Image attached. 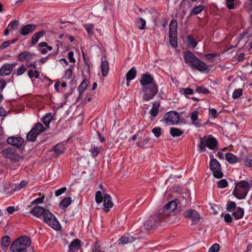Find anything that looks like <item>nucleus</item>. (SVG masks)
I'll use <instances>...</instances> for the list:
<instances>
[{"label":"nucleus","mask_w":252,"mask_h":252,"mask_svg":"<svg viewBox=\"0 0 252 252\" xmlns=\"http://www.w3.org/2000/svg\"><path fill=\"white\" fill-rule=\"evenodd\" d=\"M139 82L142 87L143 100L148 101L153 99L158 93V87L153 75L146 72L142 74Z\"/></svg>","instance_id":"f257e3e1"},{"label":"nucleus","mask_w":252,"mask_h":252,"mask_svg":"<svg viewBox=\"0 0 252 252\" xmlns=\"http://www.w3.org/2000/svg\"><path fill=\"white\" fill-rule=\"evenodd\" d=\"M184 60L186 63L191 67H194L202 72L208 73L210 69L208 65L203 62L201 61L196 56L190 51L185 52Z\"/></svg>","instance_id":"f03ea898"},{"label":"nucleus","mask_w":252,"mask_h":252,"mask_svg":"<svg viewBox=\"0 0 252 252\" xmlns=\"http://www.w3.org/2000/svg\"><path fill=\"white\" fill-rule=\"evenodd\" d=\"M218 144L217 139L212 135H210L208 136L200 137L197 147L201 152H205L206 147L210 150L217 151L218 150Z\"/></svg>","instance_id":"7ed1b4c3"},{"label":"nucleus","mask_w":252,"mask_h":252,"mask_svg":"<svg viewBox=\"0 0 252 252\" xmlns=\"http://www.w3.org/2000/svg\"><path fill=\"white\" fill-rule=\"evenodd\" d=\"M235 187L233 191L232 194L238 199H245L250 190V186L249 183L242 180L235 183Z\"/></svg>","instance_id":"20e7f679"},{"label":"nucleus","mask_w":252,"mask_h":252,"mask_svg":"<svg viewBox=\"0 0 252 252\" xmlns=\"http://www.w3.org/2000/svg\"><path fill=\"white\" fill-rule=\"evenodd\" d=\"M165 219L158 212L156 213L146 220L143 224V228L146 230H150L159 224L160 222L163 221Z\"/></svg>","instance_id":"39448f33"},{"label":"nucleus","mask_w":252,"mask_h":252,"mask_svg":"<svg viewBox=\"0 0 252 252\" xmlns=\"http://www.w3.org/2000/svg\"><path fill=\"white\" fill-rule=\"evenodd\" d=\"M44 221L52 228L58 230L61 225L55 215L49 210H47L43 215Z\"/></svg>","instance_id":"423d86ee"},{"label":"nucleus","mask_w":252,"mask_h":252,"mask_svg":"<svg viewBox=\"0 0 252 252\" xmlns=\"http://www.w3.org/2000/svg\"><path fill=\"white\" fill-rule=\"evenodd\" d=\"M2 156L6 158H8L13 162H17L21 159V156L16 152L14 147H9L4 148L2 151Z\"/></svg>","instance_id":"0eeeda50"},{"label":"nucleus","mask_w":252,"mask_h":252,"mask_svg":"<svg viewBox=\"0 0 252 252\" xmlns=\"http://www.w3.org/2000/svg\"><path fill=\"white\" fill-rule=\"evenodd\" d=\"M177 22L176 20H172L169 25V37L171 45L173 47H177Z\"/></svg>","instance_id":"6e6552de"},{"label":"nucleus","mask_w":252,"mask_h":252,"mask_svg":"<svg viewBox=\"0 0 252 252\" xmlns=\"http://www.w3.org/2000/svg\"><path fill=\"white\" fill-rule=\"evenodd\" d=\"M44 131H45V128L42 124L40 123H36L27 134V140L31 142L35 141L37 136Z\"/></svg>","instance_id":"1a4fd4ad"},{"label":"nucleus","mask_w":252,"mask_h":252,"mask_svg":"<svg viewBox=\"0 0 252 252\" xmlns=\"http://www.w3.org/2000/svg\"><path fill=\"white\" fill-rule=\"evenodd\" d=\"M177 200L171 201L166 204L162 210L159 211V213L165 219L168 217L170 213L173 212L177 207Z\"/></svg>","instance_id":"9d476101"},{"label":"nucleus","mask_w":252,"mask_h":252,"mask_svg":"<svg viewBox=\"0 0 252 252\" xmlns=\"http://www.w3.org/2000/svg\"><path fill=\"white\" fill-rule=\"evenodd\" d=\"M210 168L213 173V176L218 179L222 178L223 174L221 171L220 164L217 159H212L210 161Z\"/></svg>","instance_id":"9b49d317"},{"label":"nucleus","mask_w":252,"mask_h":252,"mask_svg":"<svg viewBox=\"0 0 252 252\" xmlns=\"http://www.w3.org/2000/svg\"><path fill=\"white\" fill-rule=\"evenodd\" d=\"M164 120L167 125H176L177 124L179 121V114L174 111H171L165 113L164 116Z\"/></svg>","instance_id":"f8f14e48"},{"label":"nucleus","mask_w":252,"mask_h":252,"mask_svg":"<svg viewBox=\"0 0 252 252\" xmlns=\"http://www.w3.org/2000/svg\"><path fill=\"white\" fill-rule=\"evenodd\" d=\"M184 216L185 218L190 219L192 221V224H196L200 221V216L198 212L192 209L186 210Z\"/></svg>","instance_id":"ddd939ff"},{"label":"nucleus","mask_w":252,"mask_h":252,"mask_svg":"<svg viewBox=\"0 0 252 252\" xmlns=\"http://www.w3.org/2000/svg\"><path fill=\"white\" fill-rule=\"evenodd\" d=\"M139 237L136 234H134L133 235H131L129 234H127L125 236H122L118 241L119 244L126 245L128 243H132L137 239Z\"/></svg>","instance_id":"4468645a"},{"label":"nucleus","mask_w":252,"mask_h":252,"mask_svg":"<svg viewBox=\"0 0 252 252\" xmlns=\"http://www.w3.org/2000/svg\"><path fill=\"white\" fill-rule=\"evenodd\" d=\"M15 63H6L0 68V76H3L9 75L12 71L13 68L15 66Z\"/></svg>","instance_id":"2eb2a0df"},{"label":"nucleus","mask_w":252,"mask_h":252,"mask_svg":"<svg viewBox=\"0 0 252 252\" xmlns=\"http://www.w3.org/2000/svg\"><path fill=\"white\" fill-rule=\"evenodd\" d=\"M7 142L12 146L20 148L24 143V139L21 137H9L7 139Z\"/></svg>","instance_id":"dca6fc26"},{"label":"nucleus","mask_w":252,"mask_h":252,"mask_svg":"<svg viewBox=\"0 0 252 252\" xmlns=\"http://www.w3.org/2000/svg\"><path fill=\"white\" fill-rule=\"evenodd\" d=\"M103 206L104 208L103 210L105 212H109L110 208L113 206L111 196L108 194H105L104 196Z\"/></svg>","instance_id":"f3484780"},{"label":"nucleus","mask_w":252,"mask_h":252,"mask_svg":"<svg viewBox=\"0 0 252 252\" xmlns=\"http://www.w3.org/2000/svg\"><path fill=\"white\" fill-rule=\"evenodd\" d=\"M33 54L28 51H24L20 53L17 56V59L20 62L25 61L27 63H29L32 59Z\"/></svg>","instance_id":"a211bd4d"},{"label":"nucleus","mask_w":252,"mask_h":252,"mask_svg":"<svg viewBox=\"0 0 252 252\" xmlns=\"http://www.w3.org/2000/svg\"><path fill=\"white\" fill-rule=\"evenodd\" d=\"M35 29V25L32 24H28L21 29L20 33L21 35L25 36L34 32Z\"/></svg>","instance_id":"6ab92c4d"},{"label":"nucleus","mask_w":252,"mask_h":252,"mask_svg":"<svg viewBox=\"0 0 252 252\" xmlns=\"http://www.w3.org/2000/svg\"><path fill=\"white\" fill-rule=\"evenodd\" d=\"M19 242H20L22 245H23V247H24V248H25L26 249L31 244L30 239L27 236H22L17 239L16 240L13 242V245H15V244L17 243H19Z\"/></svg>","instance_id":"aec40b11"},{"label":"nucleus","mask_w":252,"mask_h":252,"mask_svg":"<svg viewBox=\"0 0 252 252\" xmlns=\"http://www.w3.org/2000/svg\"><path fill=\"white\" fill-rule=\"evenodd\" d=\"M47 210L39 206L36 205L31 211L30 213L33 216L39 218L42 215H43Z\"/></svg>","instance_id":"412c9836"},{"label":"nucleus","mask_w":252,"mask_h":252,"mask_svg":"<svg viewBox=\"0 0 252 252\" xmlns=\"http://www.w3.org/2000/svg\"><path fill=\"white\" fill-rule=\"evenodd\" d=\"M10 250L12 252H26V249L22 245L20 242L13 245V242L11 243Z\"/></svg>","instance_id":"4be33fe9"},{"label":"nucleus","mask_w":252,"mask_h":252,"mask_svg":"<svg viewBox=\"0 0 252 252\" xmlns=\"http://www.w3.org/2000/svg\"><path fill=\"white\" fill-rule=\"evenodd\" d=\"M232 215L234 217V218L238 220H240L243 218L244 215V209L238 207L236 209H235L234 211L232 212Z\"/></svg>","instance_id":"5701e85b"},{"label":"nucleus","mask_w":252,"mask_h":252,"mask_svg":"<svg viewBox=\"0 0 252 252\" xmlns=\"http://www.w3.org/2000/svg\"><path fill=\"white\" fill-rule=\"evenodd\" d=\"M136 27L140 30H143L146 28V21L142 17H138L135 22Z\"/></svg>","instance_id":"b1692460"},{"label":"nucleus","mask_w":252,"mask_h":252,"mask_svg":"<svg viewBox=\"0 0 252 252\" xmlns=\"http://www.w3.org/2000/svg\"><path fill=\"white\" fill-rule=\"evenodd\" d=\"M80 246V241L79 239H74L69 245V249L70 251L75 252L77 251Z\"/></svg>","instance_id":"393cba45"},{"label":"nucleus","mask_w":252,"mask_h":252,"mask_svg":"<svg viewBox=\"0 0 252 252\" xmlns=\"http://www.w3.org/2000/svg\"><path fill=\"white\" fill-rule=\"evenodd\" d=\"M10 243V239L8 236H4L1 239V248L3 250H6Z\"/></svg>","instance_id":"a878e982"},{"label":"nucleus","mask_w":252,"mask_h":252,"mask_svg":"<svg viewBox=\"0 0 252 252\" xmlns=\"http://www.w3.org/2000/svg\"><path fill=\"white\" fill-rule=\"evenodd\" d=\"M225 158L226 160L230 164H234L238 161L237 157L231 153H226Z\"/></svg>","instance_id":"bb28decb"},{"label":"nucleus","mask_w":252,"mask_h":252,"mask_svg":"<svg viewBox=\"0 0 252 252\" xmlns=\"http://www.w3.org/2000/svg\"><path fill=\"white\" fill-rule=\"evenodd\" d=\"M137 71L134 67L131 68L126 74V80L131 81L133 80L136 75Z\"/></svg>","instance_id":"cd10ccee"},{"label":"nucleus","mask_w":252,"mask_h":252,"mask_svg":"<svg viewBox=\"0 0 252 252\" xmlns=\"http://www.w3.org/2000/svg\"><path fill=\"white\" fill-rule=\"evenodd\" d=\"M101 73L103 76H106L108 73L109 67L106 60L102 61L101 63Z\"/></svg>","instance_id":"c85d7f7f"},{"label":"nucleus","mask_w":252,"mask_h":252,"mask_svg":"<svg viewBox=\"0 0 252 252\" xmlns=\"http://www.w3.org/2000/svg\"><path fill=\"white\" fill-rule=\"evenodd\" d=\"M88 80H87V79H85L82 81V82L78 87L77 90L79 92L80 97L82 95L84 92L87 88L88 85Z\"/></svg>","instance_id":"c756f323"},{"label":"nucleus","mask_w":252,"mask_h":252,"mask_svg":"<svg viewBox=\"0 0 252 252\" xmlns=\"http://www.w3.org/2000/svg\"><path fill=\"white\" fill-rule=\"evenodd\" d=\"M45 33L44 31H39L34 33L32 38V45H35L38 41L39 39L42 37Z\"/></svg>","instance_id":"7c9ffc66"},{"label":"nucleus","mask_w":252,"mask_h":252,"mask_svg":"<svg viewBox=\"0 0 252 252\" xmlns=\"http://www.w3.org/2000/svg\"><path fill=\"white\" fill-rule=\"evenodd\" d=\"M150 140V138L147 136H144L143 138L141 135L140 137L139 138V140L136 143L137 146L139 148H143Z\"/></svg>","instance_id":"2f4dec72"},{"label":"nucleus","mask_w":252,"mask_h":252,"mask_svg":"<svg viewBox=\"0 0 252 252\" xmlns=\"http://www.w3.org/2000/svg\"><path fill=\"white\" fill-rule=\"evenodd\" d=\"M64 150V145L62 143L57 144L54 148V151L57 156L62 154Z\"/></svg>","instance_id":"473e14b6"},{"label":"nucleus","mask_w":252,"mask_h":252,"mask_svg":"<svg viewBox=\"0 0 252 252\" xmlns=\"http://www.w3.org/2000/svg\"><path fill=\"white\" fill-rule=\"evenodd\" d=\"M37 195H39L40 197H38V198L35 199L34 200H33L31 203V205H37L39 204H41V203H43L44 198H45L44 195H43L41 193L39 192L38 193L34 194L33 195V196H35Z\"/></svg>","instance_id":"72a5a7b5"},{"label":"nucleus","mask_w":252,"mask_h":252,"mask_svg":"<svg viewBox=\"0 0 252 252\" xmlns=\"http://www.w3.org/2000/svg\"><path fill=\"white\" fill-rule=\"evenodd\" d=\"M198 112L197 111H194L190 114V118L192 122V124L197 126H199L200 123L197 121L198 120Z\"/></svg>","instance_id":"f704fd0d"},{"label":"nucleus","mask_w":252,"mask_h":252,"mask_svg":"<svg viewBox=\"0 0 252 252\" xmlns=\"http://www.w3.org/2000/svg\"><path fill=\"white\" fill-rule=\"evenodd\" d=\"M71 203V199L70 197H66L63 199L60 203V206L62 209H66Z\"/></svg>","instance_id":"c9c22d12"},{"label":"nucleus","mask_w":252,"mask_h":252,"mask_svg":"<svg viewBox=\"0 0 252 252\" xmlns=\"http://www.w3.org/2000/svg\"><path fill=\"white\" fill-rule=\"evenodd\" d=\"M170 133L173 137H179L183 134V131L175 127H171L170 129Z\"/></svg>","instance_id":"e433bc0d"},{"label":"nucleus","mask_w":252,"mask_h":252,"mask_svg":"<svg viewBox=\"0 0 252 252\" xmlns=\"http://www.w3.org/2000/svg\"><path fill=\"white\" fill-rule=\"evenodd\" d=\"M236 205L235 202L229 200L227 202L226 209L227 211L232 212L237 209Z\"/></svg>","instance_id":"4c0bfd02"},{"label":"nucleus","mask_w":252,"mask_h":252,"mask_svg":"<svg viewBox=\"0 0 252 252\" xmlns=\"http://www.w3.org/2000/svg\"><path fill=\"white\" fill-rule=\"evenodd\" d=\"M53 119V116L52 114L49 113L45 116L42 119V122L46 126L49 127L50 123Z\"/></svg>","instance_id":"58836bf2"},{"label":"nucleus","mask_w":252,"mask_h":252,"mask_svg":"<svg viewBox=\"0 0 252 252\" xmlns=\"http://www.w3.org/2000/svg\"><path fill=\"white\" fill-rule=\"evenodd\" d=\"M187 40L189 46H191L192 48H195L197 45V42L192 35L188 36Z\"/></svg>","instance_id":"ea45409f"},{"label":"nucleus","mask_w":252,"mask_h":252,"mask_svg":"<svg viewBox=\"0 0 252 252\" xmlns=\"http://www.w3.org/2000/svg\"><path fill=\"white\" fill-rule=\"evenodd\" d=\"M204 5H199L195 6L191 10L190 14L197 15L201 13L204 9Z\"/></svg>","instance_id":"a19ab883"},{"label":"nucleus","mask_w":252,"mask_h":252,"mask_svg":"<svg viewBox=\"0 0 252 252\" xmlns=\"http://www.w3.org/2000/svg\"><path fill=\"white\" fill-rule=\"evenodd\" d=\"M85 30L89 36H92L94 33V25L92 24H88L84 25Z\"/></svg>","instance_id":"79ce46f5"},{"label":"nucleus","mask_w":252,"mask_h":252,"mask_svg":"<svg viewBox=\"0 0 252 252\" xmlns=\"http://www.w3.org/2000/svg\"><path fill=\"white\" fill-rule=\"evenodd\" d=\"M180 93L184 94L186 97H188V95L193 94L194 93L193 90L189 88H182L180 90Z\"/></svg>","instance_id":"37998d69"},{"label":"nucleus","mask_w":252,"mask_h":252,"mask_svg":"<svg viewBox=\"0 0 252 252\" xmlns=\"http://www.w3.org/2000/svg\"><path fill=\"white\" fill-rule=\"evenodd\" d=\"M28 184V182L26 180H22L20 182V183L16 185L14 189L15 191L19 190L22 189L25 187Z\"/></svg>","instance_id":"c03bdc74"},{"label":"nucleus","mask_w":252,"mask_h":252,"mask_svg":"<svg viewBox=\"0 0 252 252\" xmlns=\"http://www.w3.org/2000/svg\"><path fill=\"white\" fill-rule=\"evenodd\" d=\"M195 91L199 94H207L210 93V91L204 87L197 86Z\"/></svg>","instance_id":"a18cd8bd"},{"label":"nucleus","mask_w":252,"mask_h":252,"mask_svg":"<svg viewBox=\"0 0 252 252\" xmlns=\"http://www.w3.org/2000/svg\"><path fill=\"white\" fill-rule=\"evenodd\" d=\"M95 199L96 202L98 204L101 203L103 201L104 197L102 196V193L100 191L98 190L96 192Z\"/></svg>","instance_id":"49530a36"},{"label":"nucleus","mask_w":252,"mask_h":252,"mask_svg":"<svg viewBox=\"0 0 252 252\" xmlns=\"http://www.w3.org/2000/svg\"><path fill=\"white\" fill-rule=\"evenodd\" d=\"M243 94V90L242 89H236L232 94V98L237 99Z\"/></svg>","instance_id":"de8ad7c7"},{"label":"nucleus","mask_w":252,"mask_h":252,"mask_svg":"<svg viewBox=\"0 0 252 252\" xmlns=\"http://www.w3.org/2000/svg\"><path fill=\"white\" fill-rule=\"evenodd\" d=\"M217 186L220 189H223L228 186V183L225 179H221L217 183Z\"/></svg>","instance_id":"09e8293b"},{"label":"nucleus","mask_w":252,"mask_h":252,"mask_svg":"<svg viewBox=\"0 0 252 252\" xmlns=\"http://www.w3.org/2000/svg\"><path fill=\"white\" fill-rule=\"evenodd\" d=\"M101 150V148L96 147H93L91 149L90 152H91L93 157H96L99 154Z\"/></svg>","instance_id":"8fccbe9b"},{"label":"nucleus","mask_w":252,"mask_h":252,"mask_svg":"<svg viewBox=\"0 0 252 252\" xmlns=\"http://www.w3.org/2000/svg\"><path fill=\"white\" fill-rule=\"evenodd\" d=\"M18 25V22L16 20L12 21L10 22L7 28L10 30H14Z\"/></svg>","instance_id":"3c124183"},{"label":"nucleus","mask_w":252,"mask_h":252,"mask_svg":"<svg viewBox=\"0 0 252 252\" xmlns=\"http://www.w3.org/2000/svg\"><path fill=\"white\" fill-rule=\"evenodd\" d=\"M235 0H225V4L229 9H233L234 8V1Z\"/></svg>","instance_id":"603ef678"},{"label":"nucleus","mask_w":252,"mask_h":252,"mask_svg":"<svg viewBox=\"0 0 252 252\" xmlns=\"http://www.w3.org/2000/svg\"><path fill=\"white\" fill-rule=\"evenodd\" d=\"M161 128L157 126L153 128L152 131L156 137H158L161 134Z\"/></svg>","instance_id":"864d4df0"},{"label":"nucleus","mask_w":252,"mask_h":252,"mask_svg":"<svg viewBox=\"0 0 252 252\" xmlns=\"http://www.w3.org/2000/svg\"><path fill=\"white\" fill-rule=\"evenodd\" d=\"M220 249V246L218 244H213L210 248L208 252H218Z\"/></svg>","instance_id":"5fc2aeb1"},{"label":"nucleus","mask_w":252,"mask_h":252,"mask_svg":"<svg viewBox=\"0 0 252 252\" xmlns=\"http://www.w3.org/2000/svg\"><path fill=\"white\" fill-rule=\"evenodd\" d=\"M72 74V69H67L65 71V73L63 77L66 79H70Z\"/></svg>","instance_id":"6e6d98bb"},{"label":"nucleus","mask_w":252,"mask_h":252,"mask_svg":"<svg viewBox=\"0 0 252 252\" xmlns=\"http://www.w3.org/2000/svg\"><path fill=\"white\" fill-rule=\"evenodd\" d=\"M92 252H105V251L101 249L97 243H96L92 249Z\"/></svg>","instance_id":"4d7b16f0"},{"label":"nucleus","mask_w":252,"mask_h":252,"mask_svg":"<svg viewBox=\"0 0 252 252\" xmlns=\"http://www.w3.org/2000/svg\"><path fill=\"white\" fill-rule=\"evenodd\" d=\"M26 68L24 64H23L20 67H19L17 70V75H21L24 73L26 71Z\"/></svg>","instance_id":"13d9d810"},{"label":"nucleus","mask_w":252,"mask_h":252,"mask_svg":"<svg viewBox=\"0 0 252 252\" xmlns=\"http://www.w3.org/2000/svg\"><path fill=\"white\" fill-rule=\"evenodd\" d=\"M224 220L225 222L230 223L232 222L233 219L229 214L227 213L224 216Z\"/></svg>","instance_id":"bf43d9fd"},{"label":"nucleus","mask_w":252,"mask_h":252,"mask_svg":"<svg viewBox=\"0 0 252 252\" xmlns=\"http://www.w3.org/2000/svg\"><path fill=\"white\" fill-rule=\"evenodd\" d=\"M209 115L214 118H216L218 116L217 110L214 108L209 109Z\"/></svg>","instance_id":"052dcab7"},{"label":"nucleus","mask_w":252,"mask_h":252,"mask_svg":"<svg viewBox=\"0 0 252 252\" xmlns=\"http://www.w3.org/2000/svg\"><path fill=\"white\" fill-rule=\"evenodd\" d=\"M66 188L65 187L59 189L55 191V195L56 196H59L62 195L65 191H66Z\"/></svg>","instance_id":"680f3d73"},{"label":"nucleus","mask_w":252,"mask_h":252,"mask_svg":"<svg viewBox=\"0 0 252 252\" xmlns=\"http://www.w3.org/2000/svg\"><path fill=\"white\" fill-rule=\"evenodd\" d=\"M6 82L5 80L2 78H0V93H2L4 88L6 85Z\"/></svg>","instance_id":"e2e57ef3"},{"label":"nucleus","mask_w":252,"mask_h":252,"mask_svg":"<svg viewBox=\"0 0 252 252\" xmlns=\"http://www.w3.org/2000/svg\"><path fill=\"white\" fill-rule=\"evenodd\" d=\"M218 56L219 54L217 53H210L205 55V57L207 60L210 61Z\"/></svg>","instance_id":"0e129e2a"},{"label":"nucleus","mask_w":252,"mask_h":252,"mask_svg":"<svg viewBox=\"0 0 252 252\" xmlns=\"http://www.w3.org/2000/svg\"><path fill=\"white\" fill-rule=\"evenodd\" d=\"M74 53L72 51H70L68 53V59L71 63H74L75 59L73 57Z\"/></svg>","instance_id":"69168bd1"},{"label":"nucleus","mask_w":252,"mask_h":252,"mask_svg":"<svg viewBox=\"0 0 252 252\" xmlns=\"http://www.w3.org/2000/svg\"><path fill=\"white\" fill-rule=\"evenodd\" d=\"M151 115L155 118L158 114V109L152 108L150 111Z\"/></svg>","instance_id":"338daca9"},{"label":"nucleus","mask_w":252,"mask_h":252,"mask_svg":"<svg viewBox=\"0 0 252 252\" xmlns=\"http://www.w3.org/2000/svg\"><path fill=\"white\" fill-rule=\"evenodd\" d=\"M9 45H10L9 42H8V40L4 41L0 46V49H4L6 48V47H7L8 46H9Z\"/></svg>","instance_id":"774afa93"}]
</instances>
